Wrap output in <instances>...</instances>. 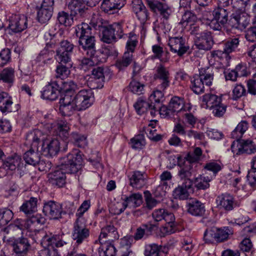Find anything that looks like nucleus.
I'll list each match as a JSON object with an SVG mask.
<instances>
[{
	"mask_svg": "<svg viewBox=\"0 0 256 256\" xmlns=\"http://www.w3.org/2000/svg\"><path fill=\"white\" fill-rule=\"evenodd\" d=\"M82 163V156L77 149L60 159L58 169L48 174V181L53 186L62 188L66 184L67 174H74L80 169Z\"/></svg>",
	"mask_w": 256,
	"mask_h": 256,
	"instance_id": "1",
	"label": "nucleus"
},
{
	"mask_svg": "<svg viewBox=\"0 0 256 256\" xmlns=\"http://www.w3.org/2000/svg\"><path fill=\"white\" fill-rule=\"evenodd\" d=\"M42 136V132L39 130L30 131L27 134L26 140L27 143L31 145V148L24 154L23 158L26 164L34 166L40 161V152H41L38 144Z\"/></svg>",
	"mask_w": 256,
	"mask_h": 256,
	"instance_id": "2",
	"label": "nucleus"
},
{
	"mask_svg": "<svg viewBox=\"0 0 256 256\" xmlns=\"http://www.w3.org/2000/svg\"><path fill=\"white\" fill-rule=\"evenodd\" d=\"M202 101L216 117L223 116L226 112L227 106L222 102L221 97L214 94H206L202 96Z\"/></svg>",
	"mask_w": 256,
	"mask_h": 256,
	"instance_id": "3",
	"label": "nucleus"
},
{
	"mask_svg": "<svg viewBox=\"0 0 256 256\" xmlns=\"http://www.w3.org/2000/svg\"><path fill=\"white\" fill-rule=\"evenodd\" d=\"M213 18L210 20L208 25L214 30H221L224 28L228 26V15L230 12L224 8L218 6L212 12Z\"/></svg>",
	"mask_w": 256,
	"mask_h": 256,
	"instance_id": "4",
	"label": "nucleus"
},
{
	"mask_svg": "<svg viewBox=\"0 0 256 256\" xmlns=\"http://www.w3.org/2000/svg\"><path fill=\"white\" fill-rule=\"evenodd\" d=\"M152 216L155 221L160 222L164 220L166 222L168 226L166 228L168 230L166 232L168 234L176 232V224L175 216L173 213L164 208H158L153 212Z\"/></svg>",
	"mask_w": 256,
	"mask_h": 256,
	"instance_id": "5",
	"label": "nucleus"
},
{
	"mask_svg": "<svg viewBox=\"0 0 256 256\" xmlns=\"http://www.w3.org/2000/svg\"><path fill=\"white\" fill-rule=\"evenodd\" d=\"M74 102L78 110L90 107L93 102L92 92L90 90H82L74 97Z\"/></svg>",
	"mask_w": 256,
	"mask_h": 256,
	"instance_id": "6",
	"label": "nucleus"
},
{
	"mask_svg": "<svg viewBox=\"0 0 256 256\" xmlns=\"http://www.w3.org/2000/svg\"><path fill=\"white\" fill-rule=\"evenodd\" d=\"M90 236V230L86 226L84 218H76L74 224L72 238L79 244L86 240Z\"/></svg>",
	"mask_w": 256,
	"mask_h": 256,
	"instance_id": "7",
	"label": "nucleus"
},
{
	"mask_svg": "<svg viewBox=\"0 0 256 256\" xmlns=\"http://www.w3.org/2000/svg\"><path fill=\"white\" fill-rule=\"evenodd\" d=\"M231 149L236 154H252L256 152V144L250 140H237L232 143Z\"/></svg>",
	"mask_w": 256,
	"mask_h": 256,
	"instance_id": "8",
	"label": "nucleus"
},
{
	"mask_svg": "<svg viewBox=\"0 0 256 256\" xmlns=\"http://www.w3.org/2000/svg\"><path fill=\"white\" fill-rule=\"evenodd\" d=\"M42 138L40 140L42 141L40 152L46 156H54L58 154L60 149V142L56 138L50 137L44 138L42 134Z\"/></svg>",
	"mask_w": 256,
	"mask_h": 256,
	"instance_id": "9",
	"label": "nucleus"
},
{
	"mask_svg": "<svg viewBox=\"0 0 256 256\" xmlns=\"http://www.w3.org/2000/svg\"><path fill=\"white\" fill-rule=\"evenodd\" d=\"M250 23V18L245 13L233 14L228 20V26L242 30Z\"/></svg>",
	"mask_w": 256,
	"mask_h": 256,
	"instance_id": "10",
	"label": "nucleus"
},
{
	"mask_svg": "<svg viewBox=\"0 0 256 256\" xmlns=\"http://www.w3.org/2000/svg\"><path fill=\"white\" fill-rule=\"evenodd\" d=\"M28 27V18L24 15H12L9 20L8 28L15 33L20 32Z\"/></svg>",
	"mask_w": 256,
	"mask_h": 256,
	"instance_id": "11",
	"label": "nucleus"
},
{
	"mask_svg": "<svg viewBox=\"0 0 256 256\" xmlns=\"http://www.w3.org/2000/svg\"><path fill=\"white\" fill-rule=\"evenodd\" d=\"M168 46L171 52L176 53L178 56H182L190 48L185 38L182 37L170 38L168 40Z\"/></svg>",
	"mask_w": 256,
	"mask_h": 256,
	"instance_id": "12",
	"label": "nucleus"
},
{
	"mask_svg": "<svg viewBox=\"0 0 256 256\" xmlns=\"http://www.w3.org/2000/svg\"><path fill=\"white\" fill-rule=\"evenodd\" d=\"M148 6L152 12L160 14L166 20L168 19L172 13L170 7L165 2H160L153 0L152 2H148Z\"/></svg>",
	"mask_w": 256,
	"mask_h": 256,
	"instance_id": "13",
	"label": "nucleus"
},
{
	"mask_svg": "<svg viewBox=\"0 0 256 256\" xmlns=\"http://www.w3.org/2000/svg\"><path fill=\"white\" fill-rule=\"evenodd\" d=\"M13 252L12 256H26L30 248L27 238L22 237L16 240L12 244Z\"/></svg>",
	"mask_w": 256,
	"mask_h": 256,
	"instance_id": "14",
	"label": "nucleus"
},
{
	"mask_svg": "<svg viewBox=\"0 0 256 256\" xmlns=\"http://www.w3.org/2000/svg\"><path fill=\"white\" fill-rule=\"evenodd\" d=\"M193 172L192 165L188 162L184 163L183 166H180L178 176L184 186L186 188H192V182L190 179Z\"/></svg>",
	"mask_w": 256,
	"mask_h": 256,
	"instance_id": "15",
	"label": "nucleus"
},
{
	"mask_svg": "<svg viewBox=\"0 0 256 256\" xmlns=\"http://www.w3.org/2000/svg\"><path fill=\"white\" fill-rule=\"evenodd\" d=\"M132 8L141 22L145 23L150 19L149 13L142 0H132Z\"/></svg>",
	"mask_w": 256,
	"mask_h": 256,
	"instance_id": "16",
	"label": "nucleus"
},
{
	"mask_svg": "<svg viewBox=\"0 0 256 256\" xmlns=\"http://www.w3.org/2000/svg\"><path fill=\"white\" fill-rule=\"evenodd\" d=\"M20 108L18 104L14 105L12 98L4 92L0 93V110L2 112L18 111Z\"/></svg>",
	"mask_w": 256,
	"mask_h": 256,
	"instance_id": "17",
	"label": "nucleus"
},
{
	"mask_svg": "<svg viewBox=\"0 0 256 256\" xmlns=\"http://www.w3.org/2000/svg\"><path fill=\"white\" fill-rule=\"evenodd\" d=\"M43 212L50 219H58L61 218L62 210L60 204L50 201L44 204Z\"/></svg>",
	"mask_w": 256,
	"mask_h": 256,
	"instance_id": "18",
	"label": "nucleus"
},
{
	"mask_svg": "<svg viewBox=\"0 0 256 256\" xmlns=\"http://www.w3.org/2000/svg\"><path fill=\"white\" fill-rule=\"evenodd\" d=\"M102 55L100 52H98L94 56H88L90 58H82L80 64V68L84 72L92 70L96 66L104 61V58H100Z\"/></svg>",
	"mask_w": 256,
	"mask_h": 256,
	"instance_id": "19",
	"label": "nucleus"
},
{
	"mask_svg": "<svg viewBox=\"0 0 256 256\" xmlns=\"http://www.w3.org/2000/svg\"><path fill=\"white\" fill-rule=\"evenodd\" d=\"M58 88V82L57 80L51 81L44 87L42 92V97L44 99L54 100L58 98L60 94Z\"/></svg>",
	"mask_w": 256,
	"mask_h": 256,
	"instance_id": "20",
	"label": "nucleus"
},
{
	"mask_svg": "<svg viewBox=\"0 0 256 256\" xmlns=\"http://www.w3.org/2000/svg\"><path fill=\"white\" fill-rule=\"evenodd\" d=\"M126 0H103L101 9L104 12L112 14L124 6Z\"/></svg>",
	"mask_w": 256,
	"mask_h": 256,
	"instance_id": "21",
	"label": "nucleus"
},
{
	"mask_svg": "<svg viewBox=\"0 0 256 256\" xmlns=\"http://www.w3.org/2000/svg\"><path fill=\"white\" fill-rule=\"evenodd\" d=\"M146 174L138 170L132 172L128 176L130 185L136 189H140L146 184Z\"/></svg>",
	"mask_w": 256,
	"mask_h": 256,
	"instance_id": "22",
	"label": "nucleus"
},
{
	"mask_svg": "<svg viewBox=\"0 0 256 256\" xmlns=\"http://www.w3.org/2000/svg\"><path fill=\"white\" fill-rule=\"evenodd\" d=\"M154 78L162 82L160 84L161 88L165 90L170 86V73L168 68L162 64H160L156 67Z\"/></svg>",
	"mask_w": 256,
	"mask_h": 256,
	"instance_id": "23",
	"label": "nucleus"
},
{
	"mask_svg": "<svg viewBox=\"0 0 256 256\" xmlns=\"http://www.w3.org/2000/svg\"><path fill=\"white\" fill-rule=\"evenodd\" d=\"M95 42L96 40L94 36L80 38L78 40L80 48H82L86 51L88 56H94L98 52H100L96 51Z\"/></svg>",
	"mask_w": 256,
	"mask_h": 256,
	"instance_id": "24",
	"label": "nucleus"
},
{
	"mask_svg": "<svg viewBox=\"0 0 256 256\" xmlns=\"http://www.w3.org/2000/svg\"><path fill=\"white\" fill-rule=\"evenodd\" d=\"M216 202L220 208L226 211L232 210L235 204L234 198L232 195L228 193L222 194L218 196Z\"/></svg>",
	"mask_w": 256,
	"mask_h": 256,
	"instance_id": "25",
	"label": "nucleus"
},
{
	"mask_svg": "<svg viewBox=\"0 0 256 256\" xmlns=\"http://www.w3.org/2000/svg\"><path fill=\"white\" fill-rule=\"evenodd\" d=\"M197 48L206 51L210 50L212 47L214 41L210 32L208 31L196 40Z\"/></svg>",
	"mask_w": 256,
	"mask_h": 256,
	"instance_id": "26",
	"label": "nucleus"
},
{
	"mask_svg": "<svg viewBox=\"0 0 256 256\" xmlns=\"http://www.w3.org/2000/svg\"><path fill=\"white\" fill-rule=\"evenodd\" d=\"M3 164L5 168L11 170L21 168L23 166L21 157L16 154L6 158Z\"/></svg>",
	"mask_w": 256,
	"mask_h": 256,
	"instance_id": "27",
	"label": "nucleus"
},
{
	"mask_svg": "<svg viewBox=\"0 0 256 256\" xmlns=\"http://www.w3.org/2000/svg\"><path fill=\"white\" fill-rule=\"evenodd\" d=\"M68 6L72 16H84L88 10L86 8L84 4L79 0H71Z\"/></svg>",
	"mask_w": 256,
	"mask_h": 256,
	"instance_id": "28",
	"label": "nucleus"
},
{
	"mask_svg": "<svg viewBox=\"0 0 256 256\" xmlns=\"http://www.w3.org/2000/svg\"><path fill=\"white\" fill-rule=\"evenodd\" d=\"M188 212L194 216H202L205 212L204 204L200 201L193 200L190 201L187 204Z\"/></svg>",
	"mask_w": 256,
	"mask_h": 256,
	"instance_id": "29",
	"label": "nucleus"
},
{
	"mask_svg": "<svg viewBox=\"0 0 256 256\" xmlns=\"http://www.w3.org/2000/svg\"><path fill=\"white\" fill-rule=\"evenodd\" d=\"M134 106L136 112L140 115L148 112L150 114L151 110L153 108L152 104L150 102L142 98L138 99Z\"/></svg>",
	"mask_w": 256,
	"mask_h": 256,
	"instance_id": "30",
	"label": "nucleus"
},
{
	"mask_svg": "<svg viewBox=\"0 0 256 256\" xmlns=\"http://www.w3.org/2000/svg\"><path fill=\"white\" fill-rule=\"evenodd\" d=\"M165 248L156 244H148L145 246V256H166Z\"/></svg>",
	"mask_w": 256,
	"mask_h": 256,
	"instance_id": "31",
	"label": "nucleus"
},
{
	"mask_svg": "<svg viewBox=\"0 0 256 256\" xmlns=\"http://www.w3.org/2000/svg\"><path fill=\"white\" fill-rule=\"evenodd\" d=\"M230 59V56L226 53L224 48L223 50H216L210 52V56L208 57L209 62L214 64V62L222 63L224 60L228 61Z\"/></svg>",
	"mask_w": 256,
	"mask_h": 256,
	"instance_id": "32",
	"label": "nucleus"
},
{
	"mask_svg": "<svg viewBox=\"0 0 256 256\" xmlns=\"http://www.w3.org/2000/svg\"><path fill=\"white\" fill-rule=\"evenodd\" d=\"M169 108L173 113H182L185 111L184 102L183 98L178 97H172L168 104Z\"/></svg>",
	"mask_w": 256,
	"mask_h": 256,
	"instance_id": "33",
	"label": "nucleus"
},
{
	"mask_svg": "<svg viewBox=\"0 0 256 256\" xmlns=\"http://www.w3.org/2000/svg\"><path fill=\"white\" fill-rule=\"evenodd\" d=\"M117 235L116 228L113 224H110L102 228L99 236V241H103L102 238H108L109 240H112V238H116Z\"/></svg>",
	"mask_w": 256,
	"mask_h": 256,
	"instance_id": "34",
	"label": "nucleus"
},
{
	"mask_svg": "<svg viewBox=\"0 0 256 256\" xmlns=\"http://www.w3.org/2000/svg\"><path fill=\"white\" fill-rule=\"evenodd\" d=\"M37 198L31 197L28 200L24 202L20 207V210L27 216L35 212L37 210Z\"/></svg>",
	"mask_w": 256,
	"mask_h": 256,
	"instance_id": "35",
	"label": "nucleus"
},
{
	"mask_svg": "<svg viewBox=\"0 0 256 256\" xmlns=\"http://www.w3.org/2000/svg\"><path fill=\"white\" fill-rule=\"evenodd\" d=\"M101 246L99 248L100 256H115L116 250L114 244L108 242H100Z\"/></svg>",
	"mask_w": 256,
	"mask_h": 256,
	"instance_id": "36",
	"label": "nucleus"
},
{
	"mask_svg": "<svg viewBox=\"0 0 256 256\" xmlns=\"http://www.w3.org/2000/svg\"><path fill=\"white\" fill-rule=\"evenodd\" d=\"M69 129L68 123L64 121H60L54 126V131L56 134L64 140L68 138Z\"/></svg>",
	"mask_w": 256,
	"mask_h": 256,
	"instance_id": "37",
	"label": "nucleus"
},
{
	"mask_svg": "<svg viewBox=\"0 0 256 256\" xmlns=\"http://www.w3.org/2000/svg\"><path fill=\"white\" fill-rule=\"evenodd\" d=\"M59 93H74V91L78 89V86L73 81L64 82L62 80H58Z\"/></svg>",
	"mask_w": 256,
	"mask_h": 256,
	"instance_id": "38",
	"label": "nucleus"
},
{
	"mask_svg": "<svg viewBox=\"0 0 256 256\" xmlns=\"http://www.w3.org/2000/svg\"><path fill=\"white\" fill-rule=\"evenodd\" d=\"M212 68H201L200 70L198 76L204 81L206 86H210L212 84L214 78V72Z\"/></svg>",
	"mask_w": 256,
	"mask_h": 256,
	"instance_id": "39",
	"label": "nucleus"
},
{
	"mask_svg": "<svg viewBox=\"0 0 256 256\" xmlns=\"http://www.w3.org/2000/svg\"><path fill=\"white\" fill-rule=\"evenodd\" d=\"M157 114H160L162 117L164 118H172L174 116V114L169 108V105L168 106L160 105V108L156 109L154 108H152L150 112V115L154 117Z\"/></svg>",
	"mask_w": 256,
	"mask_h": 256,
	"instance_id": "40",
	"label": "nucleus"
},
{
	"mask_svg": "<svg viewBox=\"0 0 256 256\" xmlns=\"http://www.w3.org/2000/svg\"><path fill=\"white\" fill-rule=\"evenodd\" d=\"M124 203L127 204V206L130 204L132 206L136 208L140 206L142 202V196L139 192L133 193L130 196H124Z\"/></svg>",
	"mask_w": 256,
	"mask_h": 256,
	"instance_id": "41",
	"label": "nucleus"
},
{
	"mask_svg": "<svg viewBox=\"0 0 256 256\" xmlns=\"http://www.w3.org/2000/svg\"><path fill=\"white\" fill-rule=\"evenodd\" d=\"M192 89L196 94H200L204 92V84L198 75H195L191 80Z\"/></svg>",
	"mask_w": 256,
	"mask_h": 256,
	"instance_id": "42",
	"label": "nucleus"
},
{
	"mask_svg": "<svg viewBox=\"0 0 256 256\" xmlns=\"http://www.w3.org/2000/svg\"><path fill=\"white\" fill-rule=\"evenodd\" d=\"M248 128V124L246 120L241 121L232 132V137L233 138L238 140L242 137L244 134L247 130Z\"/></svg>",
	"mask_w": 256,
	"mask_h": 256,
	"instance_id": "43",
	"label": "nucleus"
},
{
	"mask_svg": "<svg viewBox=\"0 0 256 256\" xmlns=\"http://www.w3.org/2000/svg\"><path fill=\"white\" fill-rule=\"evenodd\" d=\"M76 34L79 39L93 36L91 27L86 23H82L78 26L76 30Z\"/></svg>",
	"mask_w": 256,
	"mask_h": 256,
	"instance_id": "44",
	"label": "nucleus"
},
{
	"mask_svg": "<svg viewBox=\"0 0 256 256\" xmlns=\"http://www.w3.org/2000/svg\"><path fill=\"white\" fill-rule=\"evenodd\" d=\"M144 88L145 85L143 83L132 79L128 86V90L134 94L140 95L144 94Z\"/></svg>",
	"mask_w": 256,
	"mask_h": 256,
	"instance_id": "45",
	"label": "nucleus"
},
{
	"mask_svg": "<svg viewBox=\"0 0 256 256\" xmlns=\"http://www.w3.org/2000/svg\"><path fill=\"white\" fill-rule=\"evenodd\" d=\"M132 60V54L129 52H126L121 59L117 60L116 66L120 70H122L131 64Z\"/></svg>",
	"mask_w": 256,
	"mask_h": 256,
	"instance_id": "46",
	"label": "nucleus"
},
{
	"mask_svg": "<svg viewBox=\"0 0 256 256\" xmlns=\"http://www.w3.org/2000/svg\"><path fill=\"white\" fill-rule=\"evenodd\" d=\"M102 40L107 44H111L116 41L115 35L112 30L110 25L102 28Z\"/></svg>",
	"mask_w": 256,
	"mask_h": 256,
	"instance_id": "47",
	"label": "nucleus"
},
{
	"mask_svg": "<svg viewBox=\"0 0 256 256\" xmlns=\"http://www.w3.org/2000/svg\"><path fill=\"white\" fill-rule=\"evenodd\" d=\"M14 70L12 68H4L0 72V80L6 83H12L14 80Z\"/></svg>",
	"mask_w": 256,
	"mask_h": 256,
	"instance_id": "48",
	"label": "nucleus"
},
{
	"mask_svg": "<svg viewBox=\"0 0 256 256\" xmlns=\"http://www.w3.org/2000/svg\"><path fill=\"white\" fill-rule=\"evenodd\" d=\"M211 180L212 178L208 176H205L204 174L200 175L195 178V186L198 190H206L210 187L209 182Z\"/></svg>",
	"mask_w": 256,
	"mask_h": 256,
	"instance_id": "49",
	"label": "nucleus"
},
{
	"mask_svg": "<svg viewBox=\"0 0 256 256\" xmlns=\"http://www.w3.org/2000/svg\"><path fill=\"white\" fill-rule=\"evenodd\" d=\"M240 40L238 38H233L229 39L224 43V49L226 53L229 55L230 53L236 51L240 45Z\"/></svg>",
	"mask_w": 256,
	"mask_h": 256,
	"instance_id": "50",
	"label": "nucleus"
},
{
	"mask_svg": "<svg viewBox=\"0 0 256 256\" xmlns=\"http://www.w3.org/2000/svg\"><path fill=\"white\" fill-rule=\"evenodd\" d=\"M164 100V94L160 90H155L150 96V101L152 104L153 108H160V105Z\"/></svg>",
	"mask_w": 256,
	"mask_h": 256,
	"instance_id": "51",
	"label": "nucleus"
},
{
	"mask_svg": "<svg viewBox=\"0 0 256 256\" xmlns=\"http://www.w3.org/2000/svg\"><path fill=\"white\" fill-rule=\"evenodd\" d=\"M13 212L8 208H0V227L5 226L12 219Z\"/></svg>",
	"mask_w": 256,
	"mask_h": 256,
	"instance_id": "52",
	"label": "nucleus"
},
{
	"mask_svg": "<svg viewBox=\"0 0 256 256\" xmlns=\"http://www.w3.org/2000/svg\"><path fill=\"white\" fill-rule=\"evenodd\" d=\"M58 20L60 24L66 26H70L73 23V16L64 11L60 12L58 14Z\"/></svg>",
	"mask_w": 256,
	"mask_h": 256,
	"instance_id": "53",
	"label": "nucleus"
},
{
	"mask_svg": "<svg viewBox=\"0 0 256 256\" xmlns=\"http://www.w3.org/2000/svg\"><path fill=\"white\" fill-rule=\"evenodd\" d=\"M217 232L218 228L212 227L208 228L204 234V239L206 242L213 243L214 242H217Z\"/></svg>",
	"mask_w": 256,
	"mask_h": 256,
	"instance_id": "54",
	"label": "nucleus"
},
{
	"mask_svg": "<svg viewBox=\"0 0 256 256\" xmlns=\"http://www.w3.org/2000/svg\"><path fill=\"white\" fill-rule=\"evenodd\" d=\"M52 14L53 10L40 8L38 12V20L40 23H46L50 19Z\"/></svg>",
	"mask_w": 256,
	"mask_h": 256,
	"instance_id": "55",
	"label": "nucleus"
},
{
	"mask_svg": "<svg viewBox=\"0 0 256 256\" xmlns=\"http://www.w3.org/2000/svg\"><path fill=\"white\" fill-rule=\"evenodd\" d=\"M217 234V242H221L227 240L230 235L233 234V230L228 226L224 227V228H218Z\"/></svg>",
	"mask_w": 256,
	"mask_h": 256,
	"instance_id": "56",
	"label": "nucleus"
},
{
	"mask_svg": "<svg viewBox=\"0 0 256 256\" xmlns=\"http://www.w3.org/2000/svg\"><path fill=\"white\" fill-rule=\"evenodd\" d=\"M56 58L58 63L68 64L71 60L72 52L56 50Z\"/></svg>",
	"mask_w": 256,
	"mask_h": 256,
	"instance_id": "57",
	"label": "nucleus"
},
{
	"mask_svg": "<svg viewBox=\"0 0 256 256\" xmlns=\"http://www.w3.org/2000/svg\"><path fill=\"white\" fill-rule=\"evenodd\" d=\"M29 226L27 222V220H22L21 219L17 220L12 224H10L6 228L10 230H24L29 228Z\"/></svg>",
	"mask_w": 256,
	"mask_h": 256,
	"instance_id": "58",
	"label": "nucleus"
},
{
	"mask_svg": "<svg viewBox=\"0 0 256 256\" xmlns=\"http://www.w3.org/2000/svg\"><path fill=\"white\" fill-rule=\"evenodd\" d=\"M202 154V149L199 147H196L194 148L192 152L188 153L185 158L188 162L192 164L198 161L200 158Z\"/></svg>",
	"mask_w": 256,
	"mask_h": 256,
	"instance_id": "59",
	"label": "nucleus"
},
{
	"mask_svg": "<svg viewBox=\"0 0 256 256\" xmlns=\"http://www.w3.org/2000/svg\"><path fill=\"white\" fill-rule=\"evenodd\" d=\"M64 63H59L57 66L56 70V76L57 78L62 79L67 78L70 74V70L69 68L63 64Z\"/></svg>",
	"mask_w": 256,
	"mask_h": 256,
	"instance_id": "60",
	"label": "nucleus"
},
{
	"mask_svg": "<svg viewBox=\"0 0 256 256\" xmlns=\"http://www.w3.org/2000/svg\"><path fill=\"white\" fill-rule=\"evenodd\" d=\"M132 147L133 148H142L145 145V140L143 134H139L130 140Z\"/></svg>",
	"mask_w": 256,
	"mask_h": 256,
	"instance_id": "61",
	"label": "nucleus"
},
{
	"mask_svg": "<svg viewBox=\"0 0 256 256\" xmlns=\"http://www.w3.org/2000/svg\"><path fill=\"white\" fill-rule=\"evenodd\" d=\"M191 188H186L184 186V183H182V186H178L174 190V195L176 198H178L181 200H184L188 198V190L190 189Z\"/></svg>",
	"mask_w": 256,
	"mask_h": 256,
	"instance_id": "62",
	"label": "nucleus"
},
{
	"mask_svg": "<svg viewBox=\"0 0 256 256\" xmlns=\"http://www.w3.org/2000/svg\"><path fill=\"white\" fill-rule=\"evenodd\" d=\"M60 111L62 114L64 116H70L74 110H76L74 102L68 104H60Z\"/></svg>",
	"mask_w": 256,
	"mask_h": 256,
	"instance_id": "63",
	"label": "nucleus"
},
{
	"mask_svg": "<svg viewBox=\"0 0 256 256\" xmlns=\"http://www.w3.org/2000/svg\"><path fill=\"white\" fill-rule=\"evenodd\" d=\"M245 38L249 42H256V20L254 22L253 26L246 31Z\"/></svg>",
	"mask_w": 256,
	"mask_h": 256,
	"instance_id": "64",
	"label": "nucleus"
}]
</instances>
